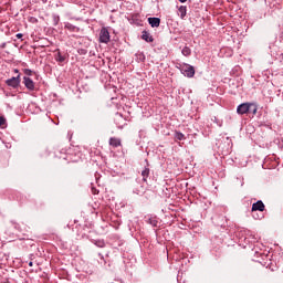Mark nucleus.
I'll list each match as a JSON object with an SVG mask.
<instances>
[{"label": "nucleus", "mask_w": 283, "mask_h": 283, "mask_svg": "<svg viewBox=\"0 0 283 283\" xmlns=\"http://www.w3.org/2000/svg\"><path fill=\"white\" fill-rule=\"evenodd\" d=\"M6 85L12 90H18L21 86V74L6 80Z\"/></svg>", "instance_id": "obj_1"}, {"label": "nucleus", "mask_w": 283, "mask_h": 283, "mask_svg": "<svg viewBox=\"0 0 283 283\" xmlns=\"http://www.w3.org/2000/svg\"><path fill=\"white\" fill-rule=\"evenodd\" d=\"M180 71L181 74L188 78H193V76H196V69L191 64H184Z\"/></svg>", "instance_id": "obj_2"}, {"label": "nucleus", "mask_w": 283, "mask_h": 283, "mask_svg": "<svg viewBox=\"0 0 283 283\" xmlns=\"http://www.w3.org/2000/svg\"><path fill=\"white\" fill-rule=\"evenodd\" d=\"M109 41H111L109 30H107V28L103 27L99 31L98 42L107 44V43H109Z\"/></svg>", "instance_id": "obj_3"}, {"label": "nucleus", "mask_w": 283, "mask_h": 283, "mask_svg": "<svg viewBox=\"0 0 283 283\" xmlns=\"http://www.w3.org/2000/svg\"><path fill=\"white\" fill-rule=\"evenodd\" d=\"M23 85L29 92H34V90H36V84L28 76H23Z\"/></svg>", "instance_id": "obj_4"}, {"label": "nucleus", "mask_w": 283, "mask_h": 283, "mask_svg": "<svg viewBox=\"0 0 283 283\" xmlns=\"http://www.w3.org/2000/svg\"><path fill=\"white\" fill-rule=\"evenodd\" d=\"M237 114H239V116H244V114H249V102L240 104L237 107Z\"/></svg>", "instance_id": "obj_5"}, {"label": "nucleus", "mask_w": 283, "mask_h": 283, "mask_svg": "<svg viewBox=\"0 0 283 283\" xmlns=\"http://www.w3.org/2000/svg\"><path fill=\"white\" fill-rule=\"evenodd\" d=\"M266 209V206H264V202L262 200H258L252 205V211H264Z\"/></svg>", "instance_id": "obj_6"}, {"label": "nucleus", "mask_w": 283, "mask_h": 283, "mask_svg": "<svg viewBox=\"0 0 283 283\" xmlns=\"http://www.w3.org/2000/svg\"><path fill=\"white\" fill-rule=\"evenodd\" d=\"M108 145L111 147L116 148V147H120L123 144L120 142V138H118V137H111L109 140H108Z\"/></svg>", "instance_id": "obj_7"}, {"label": "nucleus", "mask_w": 283, "mask_h": 283, "mask_svg": "<svg viewBox=\"0 0 283 283\" xmlns=\"http://www.w3.org/2000/svg\"><path fill=\"white\" fill-rule=\"evenodd\" d=\"M142 39L146 41V43H154V36L148 31L142 32Z\"/></svg>", "instance_id": "obj_8"}, {"label": "nucleus", "mask_w": 283, "mask_h": 283, "mask_svg": "<svg viewBox=\"0 0 283 283\" xmlns=\"http://www.w3.org/2000/svg\"><path fill=\"white\" fill-rule=\"evenodd\" d=\"M248 114H251L252 118L258 114V103H249Z\"/></svg>", "instance_id": "obj_9"}, {"label": "nucleus", "mask_w": 283, "mask_h": 283, "mask_svg": "<svg viewBox=\"0 0 283 283\" xmlns=\"http://www.w3.org/2000/svg\"><path fill=\"white\" fill-rule=\"evenodd\" d=\"M148 23L153 28H160V18H148Z\"/></svg>", "instance_id": "obj_10"}, {"label": "nucleus", "mask_w": 283, "mask_h": 283, "mask_svg": "<svg viewBox=\"0 0 283 283\" xmlns=\"http://www.w3.org/2000/svg\"><path fill=\"white\" fill-rule=\"evenodd\" d=\"M64 28H65V30H69V32H80L81 31V28H78L70 22H66L64 24Z\"/></svg>", "instance_id": "obj_11"}, {"label": "nucleus", "mask_w": 283, "mask_h": 283, "mask_svg": "<svg viewBox=\"0 0 283 283\" xmlns=\"http://www.w3.org/2000/svg\"><path fill=\"white\" fill-rule=\"evenodd\" d=\"M54 154L56 158H62L63 160H67V155L65 154V149H61V150L56 149Z\"/></svg>", "instance_id": "obj_12"}, {"label": "nucleus", "mask_w": 283, "mask_h": 283, "mask_svg": "<svg viewBox=\"0 0 283 283\" xmlns=\"http://www.w3.org/2000/svg\"><path fill=\"white\" fill-rule=\"evenodd\" d=\"M149 174H150V170L149 168L145 167L143 170H142V178H143V181L144 182H147V179L149 178Z\"/></svg>", "instance_id": "obj_13"}, {"label": "nucleus", "mask_w": 283, "mask_h": 283, "mask_svg": "<svg viewBox=\"0 0 283 283\" xmlns=\"http://www.w3.org/2000/svg\"><path fill=\"white\" fill-rule=\"evenodd\" d=\"M147 224H150V227H158V218L156 217H149L146 220Z\"/></svg>", "instance_id": "obj_14"}, {"label": "nucleus", "mask_w": 283, "mask_h": 283, "mask_svg": "<svg viewBox=\"0 0 283 283\" xmlns=\"http://www.w3.org/2000/svg\"><path fill=\"white\" fill-rule=\"evenodd\" d=\"M178 12L180 19H185V17H187V6H180Z\"/></svg>", "instance_id": "obj_15"}, {"label": "nucleus", "mask_w": 283, "mask_h": 283, "mask_svg": "<svg viewBox=\"0 0 283 283\" xmlns=\"http://www.w3.org/2000/svg\"><path fill=\"white\" fill-rule=\"evenodd\" d=\"M55 61H57V63H65V55L61 54L59 51L55 55Z\"/></svg>", "instance_id": "obj_16"}, {"label": "nucleus", "mask_w": 283, "mask_h": 283, "mask_svg": "<svg viewBox=\"0 0 283 283\" xmlns=\"http://www.w3.org/2000/svg\"><path fill=\"white\" fill-rule=\"evenodd\" d=\"M181 54H182L184 56H191V48L185 46V48L181 50Z\"/></svg>", "instance_id": "obj_17"}, {"label": "nucleus", "mask_w": 283, "mask_h": 283, "mask_svg": "<svg viewBox=\"0 0 283 283\" xmlns=\"http://www.w3.org/2000/svg\"><path fill=\"white\" fill-rule=\"evenodd\" d=\"M93 243L95 247H98V249H105V241L103 240H94Z\"/></svg>", "instance_id": "obj_18"}, {"label": "nucleus", "mask_w": 283, "mask_h": 283, "mask_svg": "<svg viewBox=\"0 0 283 283\" xmlns=\"http://www.w3.org/2000/svg\"><path fill=\"white\" fill-rule=\"evenodd\" d=\"M175 138L176 140H186L187 137L181 132H175Z\"/></svg>", "instance_id": "obj_19"}, {"label": "nucleus", "mask_w": 283, "mask_h": 283, "mask_svg": "<svg viewBox=\"0 0 283 283\" xmlns=\"http://www.w3.org/2000/svg\"><path fill=\"white\" fill-rule=\"evenodd\" d=\"M52 19H53V25H59V22L61 21V17L56 13L52 14Z\"/></svg>", "instance_id": "obj_20"}, {"label": "nucleus", "mask_w": 283, "mask_h": 283, "mask_svg": "<svg viewBox=\"0 0 283 283\" xmlns=\"http://www.w3.org/2000/svg\"><path fill=\"white\" fill-rule=\"evenodd\" d=\"M23 73L25 74V76L30 77L32 76V74H34V71L30 69H23Z\"/></svg>", "instance_id": "obj_21"}, {"label": "nucleus", "mask_w": 283, "mask_h": 283, "mask_svg": "<svg viewBox=\"0 0 283 283\" xmlns=\"http://www.w3.org/2000/svg\"><path fill=\"white\" fill-rule=\"evenodd\" d=\"M6 123H7L6 117L0 116V127H1L2 129H3V127H6Z\"/></svg>", "instance_id": "obj_22"}, {"label": "nucleus", "mask_w": 283, "mask_h": 283, "mask_svg": "<svg viewBox=\"0 0 283 283\" xmlns=\"http://www.w3.org/2000/svg\"><path fill=\"white\" fill-rule=\"evenodd\" d=\"M15 36H17L18 39H23V33H18V34H15Z\"/></svg>", "instance_id": "obj_23"}, {"label": "nucleus", "mask_w": 283, "mask_h": 283, "mask_svg": "<svg viewBox=\"0 0 283 283\" xmlns=\"http://www.w3.org/2000/svg\"><path fill=\"white\" fill-rule=\"evenodd\" d=\"M92 191H93L94 196L98 195V190L97 189L93 188Z\"/></svg>", "instance_id": "obj_24"}, {"label": "nucleus", "mask_w": 283, "mask_h": 283, "mask_svg": "<svg viewBox=\"0 0 283 283\" xmlns=\"http://www.w3.org/2000/svg\"><path fill=\"white\" fill-rule=\"evenodd\" d=\"M13 227H14V229H19V223L13 222Z\"/></svg>", "instance_id": "obj_25"}, {"label": "nucleus", "mask_w": 283, "mask_h": 283, "mask_svg": "<svg viewBox=\"0 0 283 283\" xmlns=\"http://www.w3.org/2000/svg\"><path fill=\"white\" fill-rule=\"evenodd\" d=\"M13 72H14V74H21V73H19V69H14Z\"/></svg>", "instance_id": "obj_26"}, {"label": "nucleus", "mask_w": 283, "mask_h": 283, "mask_svg": "<svg viewBox=\"0 0 283 283\" xmlns=\"http://www.w3.org/2000/svg\"><path fill=\"white\" fill-rule=\"evenodd\" d=\"M29 266H34V263L32 261H30Z\"/></svg>", "instance_id": "obj_27"}, {"label": "nucleus", "mask_w": 283, "mask_h": 283, "mask_svg": "<svg viewBox=\"0 0 283 283\" xmlns=\"http://www.w3.org/2000/svg\"><path fill=\"white\" fill-rule=\"evenodd\" d=\"M180 3H187V0H179Z\"/></svg>", "instance_id": "obj_28"}]
</instances>
